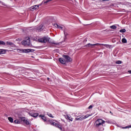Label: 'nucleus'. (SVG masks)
I'll use <instances>...</instances> for the list:
<instances>
[{"mask_svg": "<svg viewBox=\"0 0 131 131\" xmlns=\"http://www.w3.org/2000/svg\"><path fill=\"white\" fill-rule=\"evenodd\" d=\"M104 122L105 121L103 120V119H98L96 121L95 123H94V125L95 127H99V126L100 125H103Z\"/></svg>", "mask_w": 131, "mask_h": 131, "instance_id": "f257e3e1", "label": "nucleus"}, {"mask_svg": "<svg viewBox=\"0 0 131 131\" xmlns=\"http://www.w3.org/2000/svg\"><path fill=\"white\" fill-rule=\"evenodd\" d=\"M21 45H23V46H30V39H29V38L26 40L22 41Z\"/></svg>", "mask_w": 131, "mask_h": 131, "instance_id": "f03ea898", "label": "nucleus"}, {"mask_svg": "<svg viewBox=\"0 0 131 131\" xmlns=\"http://www.w3.org/2000/svg\"><path fill=\"white\" fill-rule=\"evenodd\" d=\"M63 58H64V59L66 60V62H67V63H69V62H72V58L70 57V56L68 55H62Z\"/></svg>", "mask_w": 131, "mask_h": 131, "instance_id": "7ed1b4c3", "label": "nucleus"}, {"mask_svg": "<svg viewBox=\"0 0 131 131\" xmlns=\"http://www.w3.org/2000/svg\"><path fill=\"white\" fill-rule=\"evenodd\" d=\"M101 45V43H95V44H91V43H88L85 47H86L87 48H91V49H93L95 46H97V47H99Z\"/></svg>", "mask_w": 131, "mask_h": 131, "instance_id": "20e7f679", "label": "nucleus"}, {"mask_svg": "<svg viewBox=\"0 0 131 131\" xmlns=\"http://www.w3.org/2000/svg\"><path fill=\"white\" fill-rule=\"evenodd\" d=\"M75 116L76 117H77V118H75V120H80V121H81L84 120L83 117H80V116L77 115V113L75 114Z\"/></svg>", "mask_w": 131, "mask_h": 131, "instance_id": "39448f33", "label": "nucleus"}, {"mask_svg": "<svg viewBox=\"0 0 131 131\" xmlns=\"http://www.w3.org/2000/svg\"><path fill=\"white\" fill-rule=\"evenodd\" d=\"M35 30L38 32L43 30V25H40L39 27L36 28Z\"/></svg>", "mask_w": 131, "mask_h": 131, "instance_id": "423d86ee", "label": "nucleus"}, {"mask_svg": "<svg viewBox=\"0 0 131 131\" xmlns=\"http://www.w3.org/2000/svg\"><path fill=\"white\" fill-rule=\"evenodd\" d=\"M40 42H47L49 40V38L47 37H44L43 38H41L39 40Z\"/></svg>", "mask_w": 131, "mask_h": 131, "instance_id": "0eeeda50", "label": "nucleus"}, {"mask_svg": "<svg viewBox=\"0 0 131 131\" xmlns=\"http://www.w3.org/2000/svg\"><path fill=\"white\" fill-rule=\"evenodd\" d=\"M21 120L23 121V122H24V123H26L27 125H29V124H30V122H29L28 120L25 119V117H22Z\"/></svg>", "mask_w": 131, "mask_h": 131, "instance_id": "6e6552de", "label": "nucleus"}, {"mask_svg": "<svg viewBox=\"0 0 131 131\" xmlns=\"http://www.w3.org/2000/svg\"><path fill=\"white\" fill-rule=\"evenodd\" d=\"M23 52H24V53H33V52H34V50L29 49H24Z\"/></svg>", "mask_w": 131, "mask_h": 131, "instance_id": "1a4fd4ad", "label": "nucleus"}, {"mask_svg": "<svg viewBox=\"0 0 131 131\" xmlns=\"http://www.w3.org/2000/svg\"><path fill=\"white\" fill-rule=\"evenodd\" d=\"M39 114H38V113H29V115H30V116H32V117H37V116H38Z\"/></svg>", "mask_w": 131, "mask_h": 131, "instance_id": "9d476101", "label": "nucleus"}, {"mask_svg": "<svg viewBox=\"0 0 131 131\" xmlns=\"http://www.w3.org/2000/svg\"><path fill=\"white\" fill-rule=\"evenodd\" d=\"M59 60L60 63H61V64H63V65L66 64V60L65 59H64V58H60L59 59Z\"/></svg>", "mask_w": 131, "mask_h": 131, "instance_id": "9b49d317", "label": "nucleus"}, {"mask_svg": "<svg viewBox=\"0 0 131 131\" xmlns=\"http://www.w3.org/2000/svg\"><path fill=\"white\" fill-rule=\"evenodd\" d=\"M36 9H38V6L34 5L30 7L31 11H35Z\"/></svg>", "mask_w": 131, "mask_h": 131, "instance_id": "f8f14e48", "label": "nucleus"}, {"mask_svg": "<svg viewBox=\"0 0 131 131\" xmlns=\"http://www.w3.org/2000/svg\"><path fill=\"white\" fill-rule=\"evenodd\" d=\"M39 117H40L41 119L44 121V122H46L47 121V117L42 115H39Z\"/></svg>", "mask_w": 131, "mask_h": 131, "instance_id": "ddd939ff", "label": "nucleus"}, {"mask_svg": "<svg viewBox=\"0 0 131 131\" xmlns=\"http://www.w3.org/2000/svg\"><path fill=\"white\" fill-rule=\"evenodd\" d=\"M7 45L12 47V48H15V44H14L13 42L7 41Z\"/></svg>", "mask_w": 131, "mask_h": 131, "instance_id": "4468645a", "label": "nucleus"}, {"mask_svg": "<svg viewBox=\"0 0 131 131\" xmlns=\"http://www.w3.org/2000/svg\"><path fill=\"white\" fill-rule=\"evenodd\" d=\"M55 127L59 128V129H60V130H62V125H61L60 124H56V126H55Z\"/></svg>", "mask_w": 131, "mask_h": 131, "instance_id": "2eb2a0df", "label": "nucleus"}, {"mask_svg": "<svg viewBox=\"0 0 131 131\" xmlns=\"http://www.w3.org/2000/svg\"><path fill=\"white\" fill-rule=\"evenodd\" d=\"M4 54H6V50L5 49H0V55H4Z\"/></svg>", "mask_w": 131, "mask_h": 131, "instance_id": "dca6fc26", "label": "nucleus"}, {"mask_svg": "<svg viewBox=\"0 0 131 131\" xmlns=\"http://www.w3.org/2000/svg\"><path fill=\"white\" fill-rule=\"evenodd\" d=\"M8 119L9 121H10V122H11V123H13L14 122V119H13V118H12L11 117H9L8 118Z\"/></svg>", "mask_w": 131, "mask_h": 131, "instance_id": "f3484780", "label": "nucleus"}, {"mask_svg": "<svg viewBox=\"0 0 131 131\" xmlns=\"http://www.w3.org/2000/svg\"><path fill=\"white\" fill-rule=\"evenodd\" d=\"M66 118H67V119H68L69 120H70V121H72L73 120V118H72L71 117V116H70L67 115V116H66Z\"/></svg>", "mask_w": 131, "mask_h": 131, "instance_id": "a211bd4d", "label": "nucleus"}, {"mask_svg": "<svg viewBox=\"0 0 131 131\" xmlns=\"http://www.w3.org/2000/svg\"><path fill=\"white\" fill-rule=\"evenodd\" d=\"M0 46H6V42L4 41L0 40Z\"/></svg>", "mask_w": 131, "mask_h": 131, "instance_id": "6ab92c4d", "label": "nucleus"}, {"mask_svg": "<svg viewBox=\"0 0 131 131\" xmlns=\"http://www.w3.org/2000/svg\"><path fill=\"white\" fill-rule=\"evenodd\" d=\"M50 122V124H51V125H53V126H55L57 125V123H55V122H51V121H49Z\"/></svg>", "mask_w": 131, "mask_h": 131, "instance_id": "aec40b11", "label": "nucleus"}, {"mask_svg": "<svg viewBox=\"0 0 131 131\" xmlns=\"http://www.w3.org/2000/svg\"><path fill=\"white\" fill-rule=\"evenodd\" d=\"M122 42L123 43H126V42H127V40H126V39L125 38H123L122 39Z\"/></svg>", "mask_w": 131, "mask_h": 131, "instance_id": "412c9836", "label": "nucleus"}, {"mask_svg": "<svg viewBox=\"0 0 131 131\" xmlns=\"http://www.w3.org/2000/svg\"><path fill=\"white\" fill-rule=\"evenodd\" d=\"M99 46H104V47H105V48H109L110 46L107 44H101L99 45Z\"/></svg>", "mask_w": 131, "mask_h": 131, "instance_id": "4be33fe9", "label": "nucleus"}, {"mask_svg": "<svg viewBox=\"0 0 131 131\" xmlns=\"http://www.w3.org/2000/svg\"><path fill=\"white\" fill-rule=\"evenodd\" d=\"M14 122L16 124H19V123H20V121H19V120H14Z\"/></svg>", "mask_w": 131, "mask_h": 131, "instance_id": "5701e85b", "label": "nucleus"}, {"mask_svg": "<svg viewBox=\"0 0 131 131\" xmlns=\"http://www.w3.org/2000/svg\"><path fill=\"white\" fill-rule=\"evenodd\" d=\"M110 28H111L112 29H116V28H117V27H116L115 25H113L110 27Z\"/></svg>", "mask_w": 131, "mask_h": 131, "instance_id": "b1692460", "label": "nucleus"}, {"mask_svg": "<svg viewBox=\"0 0 131 131\" xmlns=\"http://www.w3.org/2000/svg\"><path fill=\"white\" fill-rule=\"evenodd\" d=\"M125 31H126V30H125V29L120 30V32H121L122 33L125 32Z\"/></svg>", "mask_w": 131, "mask_h": 131, "instance_id": "393cba45", "label": "nucleus"}, {"mask_svg": "<svg viewBox=\"0 0 131 131\" xmlns=\"http://www.w3.org/2000/svg\"><path fill=\"white\" fill-rule=\"evenodd\" d=\"M53 0H47L46 2L43 1V4H48V3H50V2H52Z\"/></svg>", "mask_w": 131, "mask_h": 131, "instance_id": "a878e982", "label": "nucleus"}, {"mask_svg": "<svg viewBox=\"0 0 131 131\" xmlns=\"http://www.w3.org/2000/svg\"><path fill=\"white\" fill-rule=\"evenodd\" d=\"M48 116H49V117H51V118H54V116H53V115H52L50 113H48Z\"/></svg>", "mask_w": 131, "mask_h": 131, "instance_id": "bb28decb", "label": "nucleus"}, {"mask_svg": "<svg viewBox=\"0 0 131 131\" xmlns=\"http://www.w3.org/2000/svg\"><path fill=\"white\" fill-rule=\"evenodd\" d=\"M90 117V115H86L85 116H84V117H83V119H86V118H88V117Z\"/></svg>", "mask_w": 131, "mask_h": 131, "instance_id": "cd10ccee", "label": "nucleus"}, {"mask_svg": "<svg viewBox=\"0 0 131 131\" xmlns=\"http://www.w3.org/2000/svg\"><path fill=\"white\" fill-rule=\"evenodd\" d=\"M122 62L120 60H118L116 62V64H121Z\"/></svg>", "mask_w": 131, "mask_h": 131, "instance_id": "c85d7f7f", "label": "nucleus"}, {"mask_svg": "<svg viewBox=\"0 0 131 131\" xmlns=\"http://www.w3.org/2000/svg\"><path fill=\"white\" fill-rule=\"evenodd\" d=\"M54 26H55V27H56V28H58V24H55L54 25Z\"/></svg>", "mask_w": 131, "mask_h": 131, "instance_id": "c756f323", "label": "nucleus"}, {"mask_svg": "<svg viewBox=\"0 0 131 131\" xmlns=\"http://www.w3.org/2000/svg\"><path fill=\"white\" fill-rule=\"evenodd\" d=\"M64 36H65V37H66L67 36V35H68V33L64 32Z\"/></svg>", "mask_w": 131, "mask_h": 131, "instance_id": "7c9ffc66", "label": "nucleus"}, {"mask_svg": "<svg viewBox=\"0 0 131 131\" xmlns=\"http://www.w3.org/2000/svg\"><path fill=\"white\" fill-rule=\"evenodd\" d=\"M93 108V105H91L89 106L88 109H92Z\"/></svg>", "mask_w": 131, "mask_h": 131, "instance_id": "2f4dec72", "label": "nucleus"}, {"mask_svg": "<svg viewBox=\"0 0 131 131\" xmlns=\"http://www.w3.org/2000/svg\"><path fill=\"white\" fill-rule=\"evenodd\" d=\"M57 28H58L59 29H62V27L58 25V26L57 27Z\"/></svg>", "mask_w": 131, "mask_h": 131, "instance_id": "473e14b6", "label": "nucleus"}, {"mask_svg": "<svg viewBox=\"0 0 131 131\" xmlns=\"http://www.w3.org/2000/svg\"><path fill=\"white\" fill-rule=\"evenodd\" d=\"M43 3V1L42 2V3L41 4H39L38 5H37V6H38V8L39 7V6H41V5H42Z\"/></svg>", "mask_w": 131, "mask_h": 131, "instance_id": "72a5a7b5", "label": "nucleus"}, {"mask_svg": "<svg viewBox=\"0 0 131 131\" xmlns=\"http://www.w3.org/2000/svg\"><path fill=\"white\" fill-rule=\"evenodd\" d=\"M53 45H56V46H58L59 43L53 42Z\"/></svg>", "mask_w": 131, "mask_h": 131, "instance_id": "f704fd0d", "label": "nucleus"}, {"mask_svg": "<svg viewBox=\"0 0 131 131\" xmlns=\"http://www.w3.org/2000/svg\"><path fill=\"white\" fill-rule=\"evenodd\" d=\"M128 73H129V74H130V73H131V70L128 71Z\"/></svg>", "mask_w": 131, "mask_h": 131, "instance_id": "c9c22d12", "label": "nucleus"}, {"mask_svg": "<svg viewBox=\"0 0 131 131\" xmlns=\"http://www.w3.org/2000/svg\"><path fill=\"white\" fill-rule=\"evenodd\" d=\"M2 5H3V6H5L6 7H7V5H6V4H2Z\"/></svg>", "mask_w": 131, "mask_h": 131, "instance_id": "e433bc0d", "label": "nucleus"}, {"mask_svg": "<svg viewBox=\"0 0 131 131\" xmlns=\"http://www.w3.org/2000/svg\"><path fill=\"white\" fill-rule=\"evenodd\" d=\"M110 113H112L111 112V111H110Z\"/></svg>", "mask_w": 131, "mask_h": 131, "instance_id": "4c0bfd02", "label": "nucleus"}, {"mask_svg": "<svg viewBox=\"0 0 131 131\" xmlns=\"http://www.w3.org/2000/svg\"><path fill=\"white\" fill-rule=\"evenodd\" d=\"M48 79H49V78H48Z\"/></svg>", "mask_w": 131, "mask_h": 131, "instance_id": "58836bf2", "label": "nucleus"}]
</instances>
